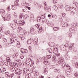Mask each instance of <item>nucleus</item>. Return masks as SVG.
<instances>
[{"label": "nucleus", "mask_w": 78, "mask_h": 78, "mask_svg": "<svg viewBox=\"0 0 78 78\" xmlns=\"http://www.w3.org/2000/svg\"><path fill=\"white\" fill-rule=\"evenodd\" d=\"M59 60L58 61L59 64H62V67L64 68L65 66H66V63L64 62V58L62 57L58 58Z\"/></svg>", "instance_id": "f257e3e1"}, {"label": "nucleus", "mask_w": 78, "mask_h": 78, "mask_svg": "<svg viewBox=\"0 0 78 78\" xmlns=\"http://www.w3.org/2000/svg\"><path fill=\"white\" fill-rule=\"evenodd\" d=\"M18 2H19V0H16L15 2V5H12V10H15L17 8V7L19 5V4L18 3Z\"/></svg>", "instance_id": "f03ea898"}, {"label": "nucleus", "mask_w": 78, "mask_h": 78, "mask_svg": "<svg viewBox=\"0 0 78 78\" xmlns=\"http://www.w3.org/2000/svg\"><path fill=\"white\" fill-rule=\"evenodd\" d=\"M9 26L11 27L12 28H13V30H16V28H17V27L18 26L17 24H16L17 25H16V24H12L11 23H9Z\"/></svg>", "instance_id": "7ed1b4c3"}, {"label": "nucleus", "mask_w": 78, "mask_h": 78, "mask_svg": "<svg viewBox=\"0 0 78 78\" xmlns=\"http://www.w3.org/2000/svg\"><path fill=\"white\" fill-rule=\"evenodd\" d=\"M35 26L36 27H37L38 30L40 29L38 31L39 33H42V27H41L39 24H36Z\"/></svg>", "instance_id": "20e7f679"}, {"label": "nucleus", "mask_w": 78, "mask_h": 78, "mask_svg": "<svg viewBox=\"0 0 78 78\" xmlns=\"http://www.w3.org/2000/svg\"><path fill=\"white\" fill-rule=\"evenodd\" d=\"M10 44H15V43H16V42L17 41V38L16 37L14 38V39L12 38H10Z\"/></svg>", "instance_id": "39448f33"}, {"label": "nucleus", "mask_w": 78, "mask_h": 78, "mask_svg": "<svg viewBox=\"0 0 78 78\" xmlns=\"http://www.w3.org/2000/svg\"><path fill=\"white\" fill-rule=\"evenodd\" d=\"M23 70L22 69H19V70L17 69H16L15 71V73L17 75H20L22 73Z\"/></svg>", "instance_id": "423d86ee"}, {"label": "nucleus", "mask_w": 78, "mask_h": 78, "mask_svg": "<svg viewBox=\"0 0 78 78\" xmlns=\"http://www.w3.org/2000/svg\"><path fill=\"white\" fill-rule=\"evenodd\" d=\"M73 4L74 5L76 6V8H75V9H75V10H76V9H78V3L76 2V1H74L73 2Z\"/></svg>", "instance_id": "0eeeda50"}, {"label": "nucleus", "mask_w": 78, "mask_h": 78, "mask_svg": "<svg viewBox=\"0 0 78 78\" xmlns=\"http://www.w3.org/2000/svg\"><path fill=\"white\" fill-rule=\"evenodd\" d=\"M65 8L66 10L67 11H71L72 9V8L70 7V6L69 5H66Z\"/></svg>", "instance_id": "6e6552de"}, {"label": "nucleus", "mask_w": 78, "mask_h": 78, "mask_svg": "<svg viewBox=\"0 0 78 78\" xmlns=\"http://www.w3.org/2000/svg\"><path fill=\"white\" fill-rule=\"evenodd\" d=\"M30 31L31 34H34L36 33V30H35L34 28L32 27L30 29Z\"/></svg>", "instance_id": "1a4fd4ad"}, {"label": "nucleus", "mask_w": 78, "mask_h": 78, "mask_svg": "<svg viewBox=\"0 0 78 78\" xmlns=\"http://www.w3.org/2000/svg\"><path fill=\"white\" fill-rule=\"evenodd\" d=\"M44 63L45 65L48 66L50 64V62L48 61L47 60H44Z\"/></svg>", "instance_id": "9d476101"}, {"label": "nucleus", "mask_w": 78, "mask_h": 78, "mask_svg": "<svg viewBox=\"0 0 78 78\" xmlns=\"http://www.w3.org/2000/svg\"><path fill=\"white\" fill-rule=\"evenodd\" d=\"M77 24L75 22H74L72 23V25L73 28H77L78 26H77Z\"/></svg>", "instance_id": "9b49d317"}, {"label": "nucleus", "mask_w": 78, "mask_h": 78, "mask_svg": "<svg viewBox=\"0 0 78 78\" xmlns=\"http://www.w3.org/2000/svg\"><path fill=\"white\" fill-rule=\"evenodd\" d=\"M26 78H31V74L30 73L25 74Z\"/></svg>", "instance_id": "f8f14e48"}, {"label": "nucleus", "mask_w": 78, "mask_h": 78, "mask_svg": "<svg viewBox=\"0 0 78 78\" xmlns=\"http://www.w3.org/2000/svg\"><path fill=\"white\" fill-rule=\"evenodd\" d=\"M10 69L11 72H13L15 70V67H14L12 65L10 66Z\"/></svg>", "instance_id": "ddd939ff"}, {"label": "nucleus", "mask_w": 78, "mask_h": 78, "mask_svg": "<svg viewBox=\"0 0 78 78\" xmlns=\"http://www.w3.org/2000/svg\"><path fill=\"white\" fill-rule=\"evenodd\" d=\"M65 74L67 76H70L72 75V73L71 72L67 71L66 72Z\"/></svg>", "instance_id": "4468645a"}, {"label": "nucleus", "mask_w": 78, "mask_h": 78, "mask_svg": "<svg viewBox=\"0 0 78 78\" xmlns=\"http://www.w3.org/2000/svg\"><path fill=\"white\" fill-rule=\"evenodd\" d=\"M44 8L45 9L46 11H48V12L51 11V9L49 7H45Z\"/></svg>", "instance_id": "2eb2a0df"}, {"label": "nucleus", "mask_w": 78, "mask_h": 78, "mask_svg": "<svg viewBox=\"0 0 78 78\" xmlns=\"http://www.w3.org/2000/svg\"><path fill=\"white\" fill-rule=\"evenodd\" d=\"M49 45L50 47H54V45H55V43L53 42H50L49 43Z\"/></svg>", "instance_id": "dca6fc26"}, {"label": "nucleus", "mask_w": 78, "mask_h": 78, "mask_svg": "<svg viewBox=\"0 0 78 78\" xmlns=\"http://www.w3.org/2000/svg\"><path fill=\"white\" fill-rule=\"evenodd\" d=\"M33 72L34 73H35V76H37L39 75V72L37 71H34Z\"/></svg>", "instance_id": "f3484780"}, {"label": "nucleus", "mask_w": 78, "mask_h": 78, "mask_svg": "<svg viewBox=\"0 0 78 78\" xmlns=\"http://www.w3.org/2000/svg\"><path fill=\"white\" fill-rule=\"evenodd\" d=\"M27 68H24V69L23 70V73H25L26 74H28V73H27Z\"/></svg>", "instance_id": "a211bd4d"}, {"label": "nucleus", "mask_w": 78, "mask_h": 78, "mask_svg": "<svg viewBox=\"0 0 78 78\" xmlns=\"http://www.w3.org/2000/svg\"><path fill=\"white\" fill-rule=\"evenodd\" d=\"M53 8L56 11V12H58V7H57V6H56V5H54L53 7Z\"/></svg>", "instance_id": "6ab92c4d"}, {"label": "nucleus", "mask_w": 78, "mask_h": 78, "mask_svg": "<svg viewBox=\"0 0 78 78\" xmlns=\"http://www.w3.org/2000/svg\"><path fill=\"white\" fill-rule=\"evenodd\" d=\"M37 22H39L41 19V18L40 16H38L37 17Z\"/></svg>", "instance_id": "aec40b11"}, {"label": "nucleus", "mask_w": 78, "mask_h": 78, "mask_svg": "<svg viewBox=\"0 0 78 78\" xmlns=\"http://www.w3.org/2000/svg\"><path fill=\"white\" fill-rule=\"evenodd\" d=\"M43 73H44L45 74H47L48 73V69L46 68L43 71Z\"/></svg>", "instance_id": "412c9836"}, {"label": "nucleus", "mask_w": 78, "mask_h": 78, "mask_svg": "<svg viewBox=\"0 0 78 78\" xmlns=\"http://www.w3.org/2000/svg\"><path fill=\"white\" fill-rule=\"evenodd\" d=\"M15 61L17 64H19L21 62V60H15Z\"/></svg>", "instance_id": "4be33fe9"}, {"label": "nucleus", "mask_w": 78, "mask_h": 78, "mask_svg": "<svg viewBox=\"0 0 78 78\" xmlns=\"http://www.w3.org/2000/svg\"><path fill=\"white\" fill-rule=\"evenodd\" d=\"M31 59L30 60H29V59H27L26 61L27 64H29L30 63H29L30 62H31Z\"/></svg>", "instance_id": "5701e85b"}, {"label": "nucleus", "mask_w": 78, "mask_h": 78, "mask_svg": "<svg viewBox=\"0 0 78 78\" xmlns=\"http://www.w3.org/2000/svg\"><path fill=\"white\" fill-rule=\"evenodd\" d=\"M54 30L55 31H58V30H59V28L58 27H54L53 28Z\"/></svg>", "instance_id": "b1692460"}, {"label": "nucleus", "mask_w": 78, "mask_h": 78, "mask_svg": "<svg viewBox=\"0 0 78 78\" xmlns=\"http://www.w3.org/2000/svg\"><path fill=\"white\" fill-rule=\"evenodd\" d=\"M30 62V67H32L34 65V61L31 60V61Z\"/></svg>", "instance_id": "393cba45"}, {"label": "nucleus", "mask_w": 78, "mask_h": 78, "mask_svg": "<svg viewBox=\"0 0 78 78\" xmlns=\"http://www.w3.org/2000/svg\"><path fill=\"white\" fill-rule=\"evenodd\" d=\"M47 51L49 53H52V51H53V50H52V49L51 48H48L47 49Z\"/></svg>", "instance_id": "a878e982"}, {"label": "nucleus", "mask_w": 78, "mask_h": 78, "mask_svg": "<svg viewBox=\"0 0 78 78\" xmlns=\"http://www.w3.org/2000/svg\"><path fill=\"white\" fill-rule=\"evenodd\" d=\"M27 43L28 44H31V40L29 39L27 41Z\"/></svg>", "instance_id": "bb28decb"}, {"label": "nucleus", "mask_w": 78, "mask_h": 78, "mask_svg": "<svg viewBox=\"0 0 78 78\" xmlns=\"http://www.w3.org/2000/svg\"><path fill=\"white\" fill-rule=\"evenodd\" d=\"M74 46H73V45L72 44H70V46L69 47V49L70 50H72L73 49V48Z\"/></svg>", "instance_id": "cd10ccee"}, {"label": "nucleus", "mask_w": 78, "mask_h": 78, "mask_svg": "<svg viewBox=\"0 0 78 78\" xmlns=\"http://www.w3.org/2000/svg\"><path fill=\"white\" fill-rule=\"evenodd\" d=\"M17 57V55H16L15 54L13 55L12 56V58L14 59H15V58H16Z\"/></svg>", "instance_id": "c85d7f7f"}, {"label": "nucleus", "mask_w": 78, "mask_h": 78, "mask_svg": "<svg viewBox=\"0 0 78 78\" xmlns=\"http://www.w3.org/2000/svg\"><path fill=\"white\" fill-rule=\"evenodd\" d=\"M34 5L35 6H37V5H38V3H37V2H34Z\"/></svg>", "instance_id": "c756f323"}, {"label": "nucleus", "mask_w": 78, "mask_h": 78, "mask_svg": "<svg viewBox=\"0 0 78 78\" xmlns=\"http://www.w3.org/2000/svg\"><path fill=\"white\" fill-rule=\"evenodd\" d=\"M69 31L72 33H73V31H75V30H74V29H72V28H71L69 29Z\"/></svg>", "instance_id": "7c9ffc66"}, {"label": "nucleus", "mask_w": 78, "mask_h": 78, "mask_svg": "<svg viewBox=\"0 0 78 78\" xmlns=\"http://www.w3.org/2000/svg\"><path fill=\"white\" fill-rule=\"evenodd\" d=\"M65 24L64 25V26L63 27H68V23H67L66 22H65V23H64Z\"/></svg>", "instance_id": "2f4dec72"}, {"label": "nucleus", "mask_w": 78, "mask_h": 78, "mask_svg": "<svg viewBox=\"0 0 78 78\" xmlns=\"http://www.w3.org/2000/svg\"><path fill=\"white\" fill-rule=\"evenodd\" d=\"M66 21L68 22H71V20L70 19V18H67L66 19Z\"/></svg>", "instance_id": "473e14b6"}, {"label": "nucleus", "mask_w": 78, "mask_h": 78, "mask_svg": "<svg viewBox=\"0 0 78 78\" xmlns=\"http://www.w3.org/2000/svg\"><path fill=\"white\" fill-rule=\"evenodd\" d=\"M41 18L42 17V19H43V20L44 19H45V14L43 15L42 16H41Z\"/></svg>", "instance_id": "72a5a7b5"}, {"label": "nucleus", "mask_w": 78, "mask_h": 78, "mask_svg": "<svg viewBox=\"0 0 78 78\" xmlns=\"http://www.w3.org/2000/svg\"><path fill=\"white\" fill-rule=\"evenodd\" d=\"M58 18H59V21H60V22H62V17L61 16H59Z\"/></svg>", "instance_id": "f704fd0d"}, {"label": "nucleus", "mask_w": 78, "mask_h": 78, "mask_svg": "<svg viewBox=\"0 0 78 78\" xmlns=\"http://www.w3.org/2000/svg\"><path fill=\"white\" fill-rule=\"evenodd\" d=\"M5 75H7L8 76V77H9V73L8 72H6L5 73Z\"/></svg>", "instance_id": "c9c22d12"}, {"label": "nucleus", "mask_w": 78, "mask_h": 78, "mask_svg": "<svg viewBox=\"0 0 78 78\" xmlns=\"http://www.w3.org/2000/svg\"><path fill=\"white\" fill-rule=\"evenodd\" d=\"M46 57L47 59H50V58H51V56L50 55H47Z\"/></svg>", "instance_id": "e433bc0d"}, {"label": "nucleus", "mask_w": 78, "mask_h": 78, "mask_svg": "<svg viewBox=\"0 0 78 78\" xmlns=\"http://www.w3.org/2000/svg\"><path fill=\"white\" fill-rule=\"evenodd\" d=\"M64 25H65V22H62L61 23V25L62 26V27H64Z\"/></svg>", "instance_id": "4c0bfd02"}, {"label": "nucleus", "mask_w": 78, "mask_h": 78, "mask_svg": "<svg viewBox=\"0 0 78 78\" xmlns=\"http://www.w3.org/2000/svg\"><path fill=\"white\" fill-rule=\"evenodd\" d=\"M14 76V73L11 74L9 76V77L10 78H12Z\"/></svg>", "instance_id": "58836bf2"}, {"label": "nucleus", "mask_w": 78, "mask_h": 78, "mask_svg": "<svg viewBox=\"0 0 78 78\" xmlns=\"http://www.w3.org/2000/svg\"><path fill=\"white\" fill-rule=\"evenodd\" d=\"M65 58L66 59H67V60H68V59H70V58L69 57V56L67 55H66L65 56Z\"/></svg>", "instance_id": "ea45409f"}, {"label": "nucleus", "mask_w": 78, "mask_h": 78, "mask_svg": "<svg viewBox=\"0 0 78 78\" xmlns=\"http://www.w3.org/2000/svg\"><path fill=\"white\" fill-rule=\"evenodd\" d=\"M11 19V18L9 16L7 17L6 18V20H10Z\"/></svg>", "instance_id": "a19ab883"}, {"label": "nucleus", "mask_w": 78, "mask_h": 78, "mask_svg": "<svg viewBox=\"0 0 78 78\" xmlns=\"http://www.w3.org/2000/svg\"><path fill=\"white\" fill-rule=\"evenodd\" d=\"M0 32H1V33H2L3 31V27H0Z\"/></svg>", "instance_id": "79ce46f5"}, {"label": "nucleus", "mask_w": 78, "mask_h": 78, "mask_svg": "<svg viewBox=\"0 0 78 78\" xmlns=\"http://www.w3.org/2000/svg\"><path fill=\"white\" fill-rule=\"evenodd\" d=\"M58 8L59 9H61L62 8V5H59Z\"/></svg>", "instance_id": "37998d69"}, {"label": "nucleus", "mask_w": 78, "mask_h": 78, "mask_svg": "<svg viewBox=\"0 0 78 78\" xmlns=\"http://www.w3.org/2000/svg\"><path fill=\"white\" fill-rule=\"evenodd\" d=\"M14 22L16 23V25H17V26L18 25V23H17V21L16 20V19H14Z\"/></svg>", "instance_id": "c03bdc74"}, {"label": "nucleus", "mask_w": 78, "mask_h": 78, "mask_svg": "<svg viewBox=\"0 0 78 78\" xmlns=\"http://www.w3.org/2000/svg\"><path fill=\"white\" fill-rule=\"evenodd\" d=\"M68 36H69V37H72V34L70 32H69V33L68 34Z\"/></svg>", "instance_id": "a18cd8bd"}, {"label": "nucleus", "mask_w": 78, "mask_h": 78, "mask_svg": "<svg viewBox=\"0 0 78 78\" xmlns=\"http://www.w3.org/2000/svg\"><path fill=\"white\" fill-rule=\"evenodd\" d=\"M11 37H12V38H13L14 39V38H16V36L15 35H13L12 36H11Z\"/></svg>", "instance_id": "49530a36"}, {"label": "nucleus", "mask_w": 78, "mask_h": 78, "mask_svg": "<svg viewBox=\"0 0 78 78\" xmlns=\"http://www.w3.org/2000/svg\"><path fill=\"white\" fill-rule=\"evenodd\" d=\"M57 2H58V1L57 0H53V2L54 4L56 3H57Z\"/></svg>", "instance_id": "de8ad7c7"}, {"label": "nucleus", "mask_w": 78, "mask_h": 78, "mask_svg": "<svg viewBox=\"0 0 78 78\" xmlns=\"http://www.w3.org/2000/svg\"><path fill=\"white\" fill-rule=\"evenodd\" d=\"M3 40L4 41V42H7V39L5 38H3Z\"/></svg>", "instance_id": "09e8293b"}, {"label": "nucleus", "mask_w": 78, "mask_h": 78, "mask_svg": "<svg viewBox=\"0 0 78 78\" xmlns=\"http://www.w3.org/2000/svg\"><path fill=\"white\" fill-rule=\"evenodd\" d=\"M56 56H60L61 57V55H60V53H58L55 55Z\"/></svg>", "instance_id": "8fccbe9b"}, {"label": "nucleus", "mask_w": 78, "mask_h": 78, "mask_svg": "<svg viewBox=\"0 0 78 78\" xmlns=\"http://www.w3.org/2000/svg\"><path fill=\"white\" fill-rule=\"evenodd\" d=\"M66 67H68V68L69 69H71V68H70V67L69 66V65H66Z\"/></svg>", "instance_id": "3c124183"}, {"label": "nucleus", "mask_w": 78, "mask_h": 78, "mask_svg": "<svg viewBox=\"0 0 78 78\" xmlns=\"http://www.w3.org/2000/svg\"><path fill=\"white\" fill-rule=\"evenodd\" d=\"M8 11H9V10L10 9V7L8 6L7 7V8L6 9Z\"/></svg>", "instance_id": "603ef678"}, {"label": "nucleus", "mask_w": 78, "mask_h": 78, "mask_svg": "<svg viewBox=\"0 0 78 78\" xmlns=\"http://www.w3.org/2000/svg\"><path fill=\"white\" fill-rule=\"evenodd\" d=\"M13 16H14V17L15 18H16L17 17V14L16 12H14V14H13Z\"/></svg>", "instance_id": "864d4df0"}, {"label": "nucleus", "mask_w": 78, "mask_h": 78, "mask_svg": "<svg viewBox=\"0 0 78 78\" xmlns=\"http://www.w3.org/2000/svg\"><path fill=\"white\" fill-rule=\"evenodd\" d=\"M2 12V13H3V12H4V13H5V10H3V9H1L0 10V12Z\"/></svg>", "instance_id": "5fc2aeb1"}, {"label": "nucleus", "mask_w": 78, "mask_h": 78, "mask_svg": "<svg viewBox=\"0 0 78 78\" xmlns=\"http://www.w3.org/2000/svg\"><path fill=\"white\" fill-rule=\"evenodd\" d=\"M26 7L24 8V9H22V11H23V12H25L26 11Z\"/></svg>", "instance_id": "6e6d98bb"}, {"label": "nucleus", "mask_w": 78, "mask_h": 78, "mask_svg": "<svg viewBox=\"0 0 78 78\" xmlns=\"http://www.w3.org/2000/svg\"><path fill=\"white\" fill-rule=\"evenodd\" d=\"M3 61V59H2V57H0V62H1Z\"/></svg>", "instance_id": "4d7b16f0"}, {"label": "nucleus", "mask_w": 78, "mask_h": 78, "mask_svg": "<svg viewBox=\"0 0 78 78\" xmlns=\"http://www.w3.org/2000/svg\"><path fill=\"white\" fill-rule=\"evenodd\" d=\"M53 52L55 54L57 53H58V51L56 50H54Z\"/></svg>", "instance_id": "13d9d810"}, {"label": "nucleus", "mask_w": 78, "mask_h": 78, "mask_svg": "<svg viewBox=\"0 0 78 78\" xmlns=\"http://www.w3.org/2000/svg\"><path fill=\"white\" fill-rule=\"evenodd\" d=\"M21 39L22 41H23V40L25 39V37L22 36V37L21 38Z\"/></svg>", "instance_id": "bf43d9fd"}, {"label": "nucleus", "mask_w": 78, "mask_h": 78, "mask_svg": "<svg viewBox=\"0 0 78 78\" xmlns=\"http://www.w3.org/2000/svg\"><path fill=\"white\" fill-rule=\"evenodd\" d=\"M44 6H46V7H47V3H46L45 2H44Z\"/></svg>", "instance_id": "052dcab7"}, {"label": "nucleus", "mask_w": 78, "mask_h": 78, "mask_svg": "<svg viewBox=\"0 0 78 78\" xmlns=\"http://www.w3.org/2000/svg\"><path fill=\"white\" fill-rule=\"evenodd\" d=\"M53 66V65H51L50 66V68L51 69H53V68L54 67L53 66Z\"/></svg>", "instance_id": "680f3d73"}, {"label": "nucleus", "mask_w": 78, "mask_h": 78, "mask_svg": "<svg viewBox=\"0 0 78 78\" xmlns=\"http://www.w3.org/2000/svg\"><path fill=\"white\" fill-rule=\"evenodd\" d=\"M23 4L24 5H25V4H26V2H25L24 1H23L22 2V5H23Z\"/></svg>", "instance_id": "e2e57ef3"}, {"label": "nucleus", "mask_w": 78, "mask_h": 78, "mask_svg": "<svg viewBox=\"0 0 78 78\" xmlns=\"http://www.w3.org/2000/svg\"><path fill=\"white\" fill-rule=\"evenodd\" d=\"M18 24L19 25H22V23H21L20 22H19V21H18Z\"/></svg>", "instance_id": "0e129e2a"}, {"label": "nucleus", "mask_w": 78, "mask_h": 78, "mask_svg": "<svg viewBox=\"0 0 78 78\" xmlns=\"http://www.w3.org/2000/svg\"><path fill=\"white\" fill-rule=\"evenodd\" d=\"M23 32L24 34H27V31L24 30Z\"/></svg>", "instance_id": "69168bd1"}, {"label": "nucleus", "mask_w": 78, "mask_h": 78, "mask_svg": "<svg viewBox=\"0 0 78 78\" xmlns=\"http://www.w3.org/2000/svg\"><path fill=\"white\" fill-rule=\"evenodd\" d=\"M20 58L21 59H23V58H24V56H23L22 55H20Z\"/></svg>", "instance_id": "338daca9"}, {"label": "nucleus", "mask_w": 78, "mask_h": 78, "mask_svg": "<svg viewBox=\"0 0 78 78\" xmlns=\"http://www.w3.org/2000/svg\"><path fill=\"white\" fill-rule=\"evenodd\" d=\"M65 16H66V13H62V17H65Z\"/></svg>", "instance_id": "774afa93"}]
</instances>
